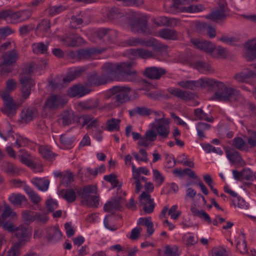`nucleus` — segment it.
I'll return each instance as SVG.
<instances>
[{
	"instance_id": "nucleus-31",
	"label": "nucleus",
	"mask_w": 256,
	"mask_h": 256,
	"mask_svg": "<svg viewBox=\"0 0 256 256\" xmlns=\"http://www.w3.org/2000/svg\"><path fill=\"white\" fill-rule=\"evenodd\" d=\"M220 82L212 78H202L196 80V86L210 87L216 90L218 84Z\"/></svg>"
},
{
	"instance_id": "nucleus-43",
	"label": "nucleus",
	"mask_w": 256,
	"mask_h": 256,
	"mask_svg": "<svg viewBox=\"0 0 256 256\" xmlns=\"http://www.w3.org/2000/svg\"><path fill=\"white\" fill-rule=\"evenodd\" d=\"M140 44L148 47L152 46L157 50H160L163 48V46L162 44L158 43L157 40L153 38L148 40H145L144 39L140 38Z\"/></svg>"
},
{
	"instance_id": "nucleus-3",
	"label": "nucleus",
	"mask_w": 256,
	"mask_h": 256,
	"mask_svg": "<svg viewBox=\"0 0 256 256\" xmlns=\"http://www.w3.org/2000/svg\"><path fill=\"white\" fill-rule=\"evenodd\" d=\"M131 90L130 87L125 86H114L109 90L111 102L114 106L118 107L130 100L129 94Z\"/></svg>"
},
{
	"instance_id": "nucleus-29",
	"label": "nucleus",
	"mask_w": 256,
	"mask_h": 256,
	"mask_svg": "<svg viewBox=\"0 0 256 256\" xmlns=\"http://www.w3.org/2000/svg\"><path fill=\"white\" fill-rule=\"evenodd\" d=\"M30 16V11L27 10L14 12L12 21L14 22H21L28 20Z\"/></svg>"
},
{
	"instance_id": "nucleus-33",
	"label": "nucleus",
	"mask_w": 256,
	"mask_h": 256,
	"mask_svg": "<svg viewBox=\"0 0 256 256\" xmlns=\"http://www.w3.org/2000/svg\"><path fill=\"white\" fill-rule=\"evenodd\" d=\"M128 112L130 117L134 116L136 114L145 116H150L152 112V110L146 107L137 106L132 110H129Z\"/></svg>"
},
{
	"instance_id": "nucleus-46",
	"label": "nucleus",
	"mask_w": 256,
	"mask_h": 256,
	"mask_svg": "<svg viewBox=\"0 0 256 256\" xmlns=\"http://www.w3.org/2000/svg\"><path fill=\"white\" fill-rule=\"evenodd\" d=\"M107 17L109 20L119 18L123 16V14L120 10L115 7L112 8L107 12Z\"/></svg>"
},
{
	"instance_id": "nucleus-57",
	"label": "nucleus",
	"mask_w": 256,
	"mask_h": 256,
	"mask_svg": "<svg viewBox=\"0 0 256 256\" xmlns=\"http://www.w3.org/2000/svg\"><path fill=\"white\" fill-rule=\"evenodd\" d=\"M39 151L42 156L46 160H50L54 156L52 152L46 148L40 147Z\"/></svg>"
},
{
	"instance_id": "nucleus-50",
	"label": "nucleus",
	"mask_w": 256,
	"mask_h": 256,
	"mask_svg": "<svg viewBox=\"0 0 256 256\" xmlns=\"http://www.w3.org/2000/svg\"><path fill=\"white\" fill-rule=\"evenodd\" d=\"M194 67L202 72H210L211 70L210 66L206 62L202 61H196L194 64Z\"/></svg>"
},
{
	"instance_id": "nucleus-5",
	"label": "nucleus",
	"mask_w": 256,
	"mask_h": 256,
	"mask_svg": "<svg viewBox=\"0 0 256 256\" xmlns=\"http://www.w3.org/2000/svg\"><path fill=\"white\" fill-rule=\"evenodd\" d=\"M190 3V0H173V4L170 8L173 12H197L205 10L204 6L201 4L190 5L188 7L184 6Z\"/></svg>"
},
{
	"instance_id": "nucleus-39",
	"label": "nucleus",
	"mask_w": 256,
	"mask_h": 256,
	"mask_svg": "<svg viewBox=\"0 0 256 256\" xmlns=\"http://www.w3.org/2000/svg\"><path fill=\"white\" fill-rule=\"evenodd\" d=\"M194 114L196 120H204L208 122H212L214 121L213 117L208 116L202 108L195 109Z\"/></svg>"
},
{
	"instance_id": "nucleus-55",
	"label": "nucleus",
	"mask_w": 256,
	"mask_h": 256,
	"mask_svg": "<svg viewBox=\"0 0 256 256\" xmlns=\"http://www.w3.org/2000/svg\"><path fill=\"white\" fill-rule=\"evenodd\" d=\"M252 75V72H248L246 73L242 72L236 74L234 76V78L238 82H244L247 78L250 77Z\"/></svg>"
},
{
	"instance_id": "nucleus-8",
	"label": "nucleus",
	"mask_w": 256,
	"mask_h": 256,
	"mask_svg": "<svg viewBox=\"0 0 256 256\" xmlns=\"http://www.w3.org/2000/svg\"><path fill=\"white\" fill-rule=\"evenodd\" d=\"M128 24L134 32H140L146 35L152 33L148 26V20L144 18L132 17L129 20Z\"/></svg>"
},
{
	"instance_id": "nucleus-13",
	"label": "nucleus",
	"mask_w": 256,
	"mask_h": 256,
	"mask_svg": "<svg viewBox=\"0 0 256 256\" xmlns=\"http://www.w3.org/2000/svg\"><path fill=\"white\" fill-rule=\"evenodd\" d=\"M138 200L140 206L146 214H151L153 212L155 207L154 199L151 198L150 195L146 192H143L139 196Z\"/></svg>"
},
{
	"instance_id": "nucleus-54",
	"label": "nucleus",
	"mask_w": 256,
	"mask_h": 256,
	"mask_svg": "<svg viewBox=\"0 0 256 256\" xmlns=\"http://www.w3.org/2000/svg\"><path fill=\"white\" fill-rule=\"evenodd\" d=\"M68 7L62 5L50 7L48 9V12L50 15L54 16L60 14L66 10Z\"/></svg>"
},
{
	"instance_id": "nucleus-36",
	"label": "nucleus",
	"mask_w": 256,
	"mask_h": 256,
	"mask_svg": "<svg viewBox=\"0 0 256 256\" xmlns=\"http://www.w3.org/2000/svg\"><path fill=\"white\" fill-rule=\"evenodd\" d=\"M60 194L68 202H73L76 200V192L73 188L62 190L60 192Z\"/></svg>"
},
{
	"instance_id": "nucleus-44",
	"label": "nucleus",
	"mask_w": 256,
	"mask_h": 256,
	"mask_svg": "<svg viewBox=\"0 0 256 256\" xmlns=\"http://www.w3.org/2000/svg\"><path fill=\"white\" fill-rule=\"evenodd\" d=\"M32 182L38 190L42 191L47 190L50 184L48 180H42L38 178H34Z\"/></svg>"
},
{
	"instance_id": "nucleus-16",
	"label": "nucleus",
	"mask_w": 256,
	"mask_h": 256,
	"mask_svg": "<svg viewBox=\"0 0 256 256\" xmlns=\"http://www.w3.org/2000/svg\"><path fill=\"white\" fill-rule=\"evenodd\" d=\"M167 72L165 68L152 66L145 68L143 74L148 78L151 80H158L160 79L163 76L166 74Z\"/></svg>"
},
{
	"instance_id": "nucleus-59",
	"label": "nucleus",
	"mask_w": 256,
	"mask_h": 256,
	"mask_svg": "<svg viewBox=\"0 0 256 256\" xmlns=\"http://www.w3.org/2000/svg\"><path fill=\"white\" fill-rule=\"evenodd\" d=\"M104 179L105 180L110 182L112 185L113 186L114 188L118 186L119 182L118 180L116 178V176L114 174L104 176Z\"/></svg>"
},
{
	"instance_id": "nucleus-32",
	"label": "nucleus",
	"mask_w": 256,
	"mask_h": 256,
	"mask_svg": "<svg viewBox=\"0 0 256 256\" xmlns=\"http://www.w3.org/2000/svg\"><path fill=\"white\" fill-rule=\"evenodd\" d=\"M64 44L68 46H76L80 45L84 42V39L77 34H72L64 40Z\"/></svg>"
},
{
	"instance_id": "nucleus-23",
	"label": "nucleus",
	"mask_w": 256,
	"mask_h": 256,
	"mask_svg": "<svg viewBox=\"0 0 256 256\" xmlns=\"http://www.w3.org/2000/svg\"><path fill=\"white\" fill-rule=\"evenodd\" d=\"M38 115V112L37 110L34 107H30L24 109L22 111L21 118L23 121L26 122H28L33 120Z\"/></svg>"
},
{
	"instance_id": "nucleus-52",
	"label": "nucleus",
	"mask_w": 256,
	"mask_h": 256,
	"mask_svg": "<svg viewBox=\"0 0 256 256\" xmlns=\"http://www.w3.org/2000/svg\"><path fill=\"white\" fill-rule=\"evenodd\" d=\"M22 246L20 243L16 242L8 251L7 256H20V249Z\"/></svg>"
},
{
	"instance_id": "nucleus-15",
	"label": "nucleus",
	"mask_w": 256,
	"mask_h": 256,
	"mask_svg": "<svg viewBox=\"0 0 256 256\" xmlns=\"http://www.w3.org/2000/svg\"><path fill=\"white\" fill-rule=\"evenodd\" d=\"M66 102L67 100L62 96L52 94L48 98L44 106L48 108L54 110L62 107Z\"/></svg>"
},
{
	"instance_id": "nucleus-7",
	"label": "nucleus",
	"mask_w": 256,
	"mask_h": 256,
	"mask_svg": "<svg viewBox=\"0 0 256 256\" xmlns=\"http://www.w3.org/2000/svg\"><path fill=\"white\" fill-rule=\"evenodd\" d=\"M152 128L154 130L158 137L163 140L168 138L170 134V127L168 120L163 118H156L152 124Z\"/></svg>"
},
{
	"instance_id": "nucleus-62",
	"label": "nucleus",
	"mask_w": 256,
	"mask_h": 256,
	"mask_svg": "<svg viewBox=\"0 0 256 256\" xmlns=\"http://www.w3.org/2000/svg\"><path fill=\"white\" fill-rule=\"evenodd\" d=\"M48 220V218L45 214H40L35 212L34 221L38 223L44 224Z\"/></svg>"
},
{
	"instance_id": "nucleus-56",
	"label": "nucleus",
	"mask_w": 256,
	"mask_h": 256,
	"mask_svg": "<svg viewBox=\"0 0 256 256\" xmlns=\"http://www.w3.org/2000/svg\"><path fill=\"white\" fill-rule=\"evenodd\" d=\"M60 142L66 148H69L73 142V140L66 134L62 135L60 137Z\"/></svg>"
},
{
	"instance_id": "nucleus-12",
	"label": "nucleus",
	"mask_w": 256,
	"mask_h": 256,
	"mask_svg": "<svg viewBox=\"0 0 256 256\" xmlns=\"http://www.w3.org/2000/svg\"><path fill=\"white\" fill-rule=\"evenodd\" d=\"M102 70L103 74L101 75L94 72L88 76V82L89 85L98 86L106 84L109 80H110L106 71L104 65L102 66Z\"/></svg>"
},
{
	"instance_id": "nucleus-6",
	"label": "nucleus",
	"mask_w": 256,
	"mask_h": 256,
	"mask_svg": "<svg viewBox=\"0 0 256 256\" xmlns=\"http://www.w3.org/2000/svg\"><path fill=\"white\" fill-rule=\"evenodd\" d=\"M0 226L9 232H15V236L18 238V242L21 245L24 246L28 242V226L20 225L17 228L8 222H2L0 221Z\"/></svg>"
},
{
	"instance_id": "nucleus-22",
	"label": "nucleus",
	"mask_w": 256,
	"mask_h": 256,
	"mask_svg": "<svg viewBox=\"0 0 256 256\" xmlns=\"http://www.w3.org/2000/svg\"><path fill=\"white\" fill-rule=\"evenodd\" d=\"M10 202L15 206L22 207L26 206L28 200L26 196L20 194H12L8 198Z\"/></svg>"
},
{
	"instance_id": "nucleus-9",
	"label": "nucleus",
	"mask_w": 256,
	"mask_h": 256,
	"mask_svg": "<svg viewBox=\"0 0 256 256\" xmlns=\"http://www.w3.org/2000/svg\"><path fill=\"white\" fill-rule=\"evenodd\" d=\"M19 82L21 86L22 98L26 100L30 94L32 88L35 86V82L28 74L26 75L23 73L19 75Z\"/></svg>"
},
{
	"instance_id": "nucleus-63",
	"label": "nucleus",
	"mask_w": 256,
	"mask_h": 256,
	"mask_svg": "<svg viewBox=\"0 0 256 256\" xmlns=\"http://www.w3.org/2000/svg\"><path fill=\"white\" fill-rule=\"evenodd\" d=\"M157 134L152 128L146 131L144 136L150 142H152L156 140L157 138Z\"/></svg>"
},
{
	"instance_id": "nucleus-17",
	"label": "nucleus",
	"mask_w": 256,
	"mask_h": 256,
	"mask_svg": "<svg viewBox=\"0 0 256 256\" xmlns=\"http://www.w3.org/2000/svg\"><path fill=\"white\" fill-rule=\"evenodd\" d=\"M168 92L171 94L184 100H190L194 98L193 93L175 88H168Z\"/></svg>"
},
{
	"instance_id": "nucleus-42",
	"label": "nucleus",
	"mask_w": 256,
	"mask_h": 256,
	"mask_svg": "<svg viewBox=\"0 0 256 256\" xmlns=\"http://www.w3.org/2000/svg\"><path fill=\"white\" fill-rule=\"evenodd\" d=\"M120 120L112 118L108 120L106 122V129L109 132L118 131L120 130Z\"/></svg>"
},
{
	"instance_id": "nucleus-41",
	"label": "nucleus",
	"mask_w": 256,
	"mask_h": 256,
	"mask_svg": "<svg viewBox=\"0 0 256 256\" xmlns=\"http://www.w3.org/2000/svg\"><path fill=\"white\" fill-rule=\"evenodd\" d=\"M48 43L44 44L42 42L34 43L32 44V50L35 54H47Z\"/></svg>"
},
{
	"instance_id": "nucleus-51",
	"label": "nucleus",
	"mask_w": 256,
	"mask_h": 256,
	"mask_svg": "<svg viewBox=\"0 0 256 256\" xmlns=\"http://www.w3.org/2000/svg\"><path fill=\"white\" fill-rule=\"evenodd\" d=\"M12 128L8 123L0 128V136L4 140H6L7 138L12 133Z\"/></svg>"
},
{
	"instance_id": "nucleus-26",
	"label": "nucleus",
	"mask_w": 256,
	"mask_h": 256,
	"mask_svg": "<svg viewBox=\"0 0 256 256\" xmlns=\"http://www.w3.org/2000/svg\"><path fill=\"white\" fill-rule=\"evenodd\" d=\"M106 50L103 48L102 50H98L94 48L82 49L78 51L77 56L79 59H86L90 58L92 54H100Z\"/></svg>"
},
{
	"instance_id": "nucleus-20",
	"label": "nucleus",
	"mask_w": 256,
	"mask_h": 256,
	"mask_svg": "<svg viewBox=\"0 0 256 256\" xmlns=\"http://www.w3.org/2000/svg\"><path fill=\"white\" fill-rule=\"evenodd\" d=\"M87 70L86 66H80L74 68L72 69L64 78L63 82L64 83H68L74 80L75 78L80 76L82 74Z\"/></svg>"
},
{
	"instance_id": "nucleus-18",
	"label": "nucleus",
	"mask_w": 256,
	"mask_h": 256,
	"mask_svg": "<svg viewBox=\"0 0 256 256\" xmlns=\"http://www.w3.org/2000/svg\"><path fill=\"white\" fill-rule=\"evenodd\" d=\"M191 42L196 48L208 53L212 52L215 48L214 45L210 42L198 39H192Z\"/></svg>"
},
{
	"instance_id": "nucleus-1",
	"label": "nucleus",
	"mask_w": 256,
	"mask_h": 256,
	"mask_svg": "<svg viewBox=\"0 0 256 256\" xmlns=\"http://www.w3.org/2000/svg\"><path fill=\"white\" fill-rule=\"evenodd\" d=\"M134 63L131 62L120 63H106L104 68L110 80H119L122 78L126 80H133L137 74L134 68Z\"/></svg>"
},
{
	"instance_id": "nucleus-27",
	"label": "nucleus",
	"mask_w": 256,
	"mask_h": 256,
	"mask_svg": "<svg viewBox=\"0 0 256 256\" xmlns=\"http://www.w3.org/2000/svg\"><path fill=\"white\" fill-rule=\"evenodd\" d=\"M130 53L134 56H138L143 59H147L154 56V54L152 51L144 48L131 49Z\"/></svg>"
},
{
	"instance_id": "nucleus-14",
	"label": "nucleus",
	"mask_w": 256,
	"mask_h": 256,
	"mask_svg": "<svg viewBox=\"0 0 256 256\" xmlns=\"http://www.w3.org/2000/svg\"><path fill=\"white\" fill-rule=\"evenodd\" d=\"M81 118L72 110H64L58 118L59 123L63 126H69L74 122H79Z\"/></svg>"
},
{
	"instance_id": "nucleus-64",
	"label": "nucleus",
	"mask_w": 256,
	"mask_h": 256,
	"mask_svg": "<svg viewBox=\"0 0 256 256\" xmlns=\"http://www.w3.org/2000/svg\"><path fill=\"white\" fill-rule=\"evenodd\" d=\"M106 37L108 41L109 42H114L118 37L117 31L108 28Z\"/></svg>"
},
{
	"instance_id": "nucleus-19",
	"label": "nucleus",
	"mask_w": 256,
	"mask_h": 256,
	"mask_svg": "<svg viewBox=\"0 0 256 256\" xmlns=\"http://www.w3.org/2000/svg\"><path fill=\"white\" fill-rule=\"evenodd\" d=\"M246 58L248 61L256 59V38L250 40L244 44Z\"/></svg>"
},
{
	"instance_id": "nucleus-21",
	"label": "nucleus",
	"mask_w": 256,
	"mask_h": 256,
	"mask_svg": "<svg viewBox=\"0 0 256 256\" xmlns=\"http://www.w3.org/2000/svg\"><path fill=\"white\" fill-rule=\"evenodd\" d=\"M122 200V198L120 196L114 198L104 204V210L106 212H109L112 210H121Z\"/></svg>"
},
{
	"instance_id": "nucleus-53",
	"label": "nucleus",
	"mask_w": 256,
	"mask_h": 256,
	"mask_svg": "<svg viewBox=\"0 0 256 256\" xmlns=\"http://www.w3.org/2000/svg\"><path fill=\"white\" fill-rule=\"evenodd\" d=\"M178 85L184 88L193 90L196 86V80H182L178 82Z\"/></svg>"
},
{
	"instance_id": "nucleus-61",
	"label": "nucleus",
	"mask_w": 256,
	"mask_h": 256,
	"mask_svg": "<svg viewBox=\"0 0 256 256\" xmlns=\"http://www.w3.org/2000/svg\"><path fill=\"white\" fill-rule=\"evenodd\" d=\"M164 253L168 256H178V248L176 246H168L166 247Z\"/></svg>"
},
{
	"instance_id": "nucleus-37",
	"label": "nucleus",
	"mask_w": 256,
	"mask_h": 256,
	"mask_svg": "<svg viewBox=\"0 0 256 256\" xmlns=\"http://www.w3.org/2000/svg\"><path fill=\"white\" fill-rule=\"evenodd\" d=\"M232 146L236 149L244 152H248L249 148L246 142L240 137H236L232 140Z\"/></svg>"
},
{
	"instance_id": "nucleus-60",
	"label": "nucleus",
	"mask_w": 256,
	"mask_h": 256,
	"mask_svg": "<svg viewBox=\"0 0 256 256\" xmlns=\"http://www.w3.org/2000/svg\"><path fill=\"white\" fill-rule=\"evenodd\" d=\"M35 212L26 210L22 212L23 219L28 222H31L34 221Z\"/></svg>"
},
{
	"instance_id": "nucleus-30",
	"label": "nucleus",
	"mask_w": 256,
	"mask_h": 256,
	"mask_svg": "<svg viewBox=\"0 0 256 256\" xmlns=\"http://www.w3.org/2000/svg\"><path fill=\"white\" fill-rule=\"evenodd\" d=\"M2 58L3 62L9 66L15 62L18 58V54L15 50H12L4 53Z\"/></svg>"
},
{
	"instance_id": "nucleus-47",
	"label": "nucleus",
	"mask_w": 256,
	"mask_h": 256,
	"mask_svg": "<svg viewBox=\"0 0 256 256\" xmlns=\"http://www.w3.org/2000/svg\"><path fill=\"white\" fill-rule=\"evenodd\" d=\"M211 127L210 124L200 122L196 124V130L198 131V136L200 138H203L206 137L204 132L209 130Z\"/></svg>"
},
{
	"instance_id": "nucleus-10",
	"label": "nucleus",
	"mask_w": 256,
	"mask_h": 256,
	"mask_svg": "<svg viewBox=\"0 0 256 256\" xmlns=\"http://www.w3.org/2000/svg\"><path fill=\"white\" fill-rule=\"evenodd\" d=\"M0 96L4 100L5 108L2 110L3 113L8 116H12L16 114L17 105L14 102L12 98L10 96L8 90L2 91Z\"/></svg>"
},
{
	"instance_id": "nucleus-24",
	"label": "nucleus",
	"mask_w": 256,
	"mask_h": 256,
	"mask_svg": "<svg viewBox=\"0 0 256 256\" xmlns=\"http://www.w3.org/2000/svg\"><path fill=\"white\" fill-rule=\"evenodd\" d=\"M228 158L232 163L242 164L244 162L239 152L234 148H230L226 150Z\"/></svg>"
},
{
	"instance_id": "nucleus-2",
	"label": "nucleus",
	"mask_w": 256,
	"mask_h": 256,
	"mask_svg": "<svg viewBox=\"0 0 256 256\" xmlns=\"http://www.w3.org/2000/svg\"><path fill=\"white\" fill-rule=\"evenodd\" d=\"M240 96L239 91L232 88L228 87L222 82L218 84L212 98L219 101H236Z\"/></svg>"
},
{
	"instance_id": "nucleus-4",
	"label": "nucleus",
	"mask_w": 256,
	"mask_h": 256,
	"mask_svg": "<svg viewBox=\"0 0 256 256\" xmlns=\"http://www.w3.org/2000/svg\"><path fill=\"white\" fill-rule=\"evenodd\" d=\"M79 196L84 200V202L88 207L97 208L99 205L100 198L97 196H92L96 194L97 188L94 185H88L82 188L77 190Z\"/></svg>"
},
{
	"instance_id": "nucleus-48",
	"label": "nucleus",
	"mask_w": 256,
	"mask_h": 256,
	"mask_svg": "<svg viewBox=\"0 0 256 256\" xmlns=\"http://www.w3.org/2000/svg\"><path fill=\"white\" fill-rule=\"evenodd\" d=\"M18 158L21 162L27 166L32 168L35 166V164L32 160L31 156L28 153L23 152L22 154L18 156Z\"/></svg>"
},
{
	"instance_id": "nucleus-11",
	"label": "nucleus",
	"mask_w": 256,
	"mask_h": 256,
	"mask_svg": "<svg viewBox=\"0 0 256 256\" xmlns=\"http://www.w3.org/2000/svg\"><path fill=\"white\" fill-rule=\"evenodd\" d=\"M218 8L212 11L206 18L212 21L218 22L224 19L228 14V8L226 0H219Z\"/></svg>"
},
{
	"instance_id": "nucleus-49",
	"label": "nucleus",
	"mask_w": 256,
	"mask_h": 256,
	"mask_svg": "<svg viewBox=\"0 0 256 256\" xmlns=\"http://www.w3.org/2000/svg\"><path fill=\"white\" fill-rule=\"evenodd\" d=\"M74 180V177L72 172L68 171L64 172L61 178L60 184L65 186H68Z\"/></svg>"
},
{
	"instance_id": "nucleus-34",
	"label": "nucleus",
	"mask_w": 256,
	"mask_h": 256,
	"mask_svg": "<svg viewBox=\"0 0 256 256\" xmlns=\"http://www.w3.org/2000/svg\"><path fill=\"white\" fill-rule=\"evenodd\" d=\"M88 92V90L84 86L75 85L70 88L69 95L72 97H81Z\"/></svg>"
},
{
	"instance_id": "nucleus-25",
	"label": "nucleus",
	"mask_w": 256,
	"mask_h": 256,
	"mask_svg": "<svg viewBox=\"0 0 256 256\" xmlns=\"http://www.w3.org/2000/svg\"><path fill=\"white\" fill-rule=\"evenodd\" d=\"M158 36L167 40H176L178 38L177 32L176 30L164 28L159 30Z\"/></svg>"
},
{
	"instance_id": "nucleus-35",
	"label": "nucleus",
	"mask_w": 256,
	"mask_h": 256,
	"mask_svg": "<svg viewBox=\"0 0 256 256\" xmlns=\"http://www.w3.org/2000/svg\"><path fill=\"white\" fill-rule=\"evenodd\" d=\"M2 171L10 175H16L18 174V168L14 164L9 162H4L1 165Z\"/></svg>"
},
{
	"instance_id": "nucleus-28",
	"label": "nucleus",
	"mask_w": 256,
	"mask_h": 256,
	"mask_svg": "<svg viewBox=\"0 0 256 256\" xmlns=\"http://www.w3.org/2000/svg\"><path fill=\"white\" fill-rule=\"evenodd\" d=\"M62 234L60 230L56 228H52L48 229L46 238L53 242H56L62 239Z\"/></svg>"
},
{
	"instance_id": "nucleus-38",
	"label": "nucleus",
	"mask_w": 256,
	"mask_h": 256,
	"mask_svg": "<svg viewBox=\"0 0 256 256\" xmlns=\"http://www.w3.org/2000/svg\"><path fill=\"white\" fill-rule=\"evenodd\" d=\"M24 190L28 195L31 201L34 204H38L41 200L40 198L32 188L27 185H24Z\"/></svg>"
},
{
	"instance_id": "nucleus-45",
	"label": "nucleus",
	"mask_w": 256,
	"mask_h": 256,
	"mask_svg": "<svg viewBox=\"0 0 256 256\" xmlns=\"http://www.w3.org/2000/svg\"><path fill=\"white\" fill-rule=\"evenodd\" d=\"M36 28L42 32H44L46 34L50 33V20L48 19H44L38 23Z\"/></svg>"
},
{
	"instance_id": "nucleus-40",
	"label": "nucleus",
	"mask_w": 256,
	"mask_h": 256,
	"mask_svg": "<svg viewBox=\"0 0 256 256\" xmlns=\"http://www.w3.org/2000/svg\"><path fill=\"white\" fill-rule=\"evenodd\" d=\"M190 210L194 216H196L200 218L204 219L208 224L212 222V220L209 215L204 210H199L196 207L192 206L190 208Z\"/></svg>"
},
{
	"instance_id": "nucleus-58",
	"label": "nucleus",
	"mask_w": 256,
	"mask_h": 256,
	"mask_svg": "<svg viewBox=\"0 0 256 256\" xmlns=\"http://www.w3.org/2000/svg\"><path fill=\"white\" fill-rule=\"evenodd\" d=\"M152 172L156 182L158 186H161L164 181V177L158 170H153Z\"/></svg>"
}]
</instances>
